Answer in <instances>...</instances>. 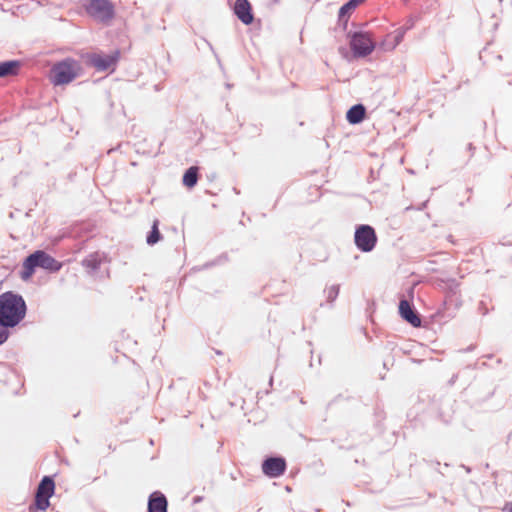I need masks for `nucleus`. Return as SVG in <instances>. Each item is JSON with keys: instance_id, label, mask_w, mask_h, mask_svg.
<instances>
[{"instance_id": "nucleus-19", "label": "nucleus", "mask_w": 512, "mask_h": 512, "mask_svg": "<svg viewBox=\"0 0 512 512\" xmlns=\"http://www.w3.org/2000/svg\"><path fill=\"white\" fill-rule=\"evenodd\" d=\"M358 7L352 0L348 1L344 4L339 10V18L344 19L348 18L350 14Z\"/></svg>"}, {"instance_id": "nucleus-4", "label": "nucleus", "mask_w": 512, "mask_h": 512, "mask_svg": "<svg viewBox=\"0 0 512 512\" xmlns=\"http://www.w3.org/2000/svg\"><path fill=\"white\" fill-rule=\"evenodd\" d=\"M54 490L53 479L49 476L43 477L38 485L34 503L29 506V512L45 511L50 506L49 499L53 496Z\"/></svg>"}, {"instance_id": "nucleus-8", "label": "nucleus", "mask_w": 512, "mask_h": 512, "mask_svg": "<svg viewBox=\"0 0 512 512\" xmlns=\"http://www.w3.org/2000/svg\"><path fill=\"white\" fill-rule=\"evenodd\" d=\"M286 467V461L281 457H270L262 463L263 473L270 478H276L283 475Z\"/></svg>"}, {"instance_id": "nucleus-2", "label": "nucleus", "mask_w": 512, "mask_h": 512, "mask_svg": "<svg viewBox=\"0 0 512 512\" xmlns=\"http://www.w3.org/2000/svg\"><path fill=\"white\" fill-rule=\"evenodd\" d=\"M37 267L51 272H57L61 269L62 263L45 251L37 250L23 261L20 273L21 279L25 281L29 280L33 276Z\"/></svg>"}, {"instance_id": "nucleus-5", "label": "nucleus", "mask_w": 512, "mask_h": 512, "mask_svg": "<svg viewBox=\"0 0 512 512\" xmlns=\"http://www.w3.org/2000/svg\"><path fill=\"white\" fill-rule=\"evenodd\" d=\"M84 7L99 22L107 23L114 18V6L109 0H86Z\"/></svg>"}, {"instance_id": "nucleus-18", "label": "nucleus", "mask_w": 512, "mask_h": 512, "mask_svg": "<svg viewBox=\"0 0 512 512\" xmlns=\"http://www.w3.org/2000/svg\"><path fill=\"white\" fill-rule=\"evenodd\" d=\"M158 226H159V221L154 220L153 225H152V230L149 233V235L147 236V240H146L149 245H154L161 239V234L159 232Z\"/></svg>"}, {"instance_id": "nucleus-22", "label": "nucleus", "mask_w": 512, "mask_h": 512, "mask_svg": "<svg viewBox=\"0 0 512 512\" xmlns=\"http://www.w3.org/2000/svg\"><path fill=\"white\" fill-rule=\"evenodd\" d=\"M508 512H512V504L510 505V507L508 508Z\"/></svg>"}, {"instance_id": "nucleus-11", "label": "nucleus", "mask_w": 512, "mask_h": 512, "mask_svg": "<svg viewBox=\"0 0 512 512\" xmlns=\"http://www.w3.org/2000/svg\"><path fill=\"white\" fill-rule=\"evenodd\" d=\"M234 13L238 19L245 25L253 22L254 17L252 14V7L248 0H236L234 6Z\"/></svg>"}, {"instance_id": "nucleus-7", "label": "nucleus", "mask_w": 512, "mask_h": 512, "mask_svg": "<svg viewBox=\"0 0 512 512\" xmlns=\"http://www.w3.org/2000/svg\"><path fill=\"white\" fill-rule=\"evenodd\" d=\"M375 48V42L369 33H355L351 39V49L355 55L367 56Z\"/></svg>"}, {"instance_id": "nucleus-21", "label": "nucleus", "mask_w": 512, "mask_h": 512, "mask_svg": "<svg viewBox=\"0 0 512 512\" xmlns=\"http://www.w3.org/2000/svg\"><path fill=\"white\" fill-rule=\"evenodd\" d=\"M357 6L362 4L365 0H352Z\"/></svg>"}, {"instance_id": "nucleus-14", "label": "nucleus", "mask_w": 512, "mask_h": 512, "mask_svg": "<svg viewBox=\"0 0 512 512\" xmlns=\"http://www.w3.org/2000/svg\"><path fill=\"white\" fill-rule=\"evenodd\" d=\"M366 110L362 104L352 106L346 114V119L350 124H358L365 118Z\"/></svg>"}, {"instance_id": "nucleus-3", "label": "nucleus", "mask_w": 512, "mask_h": 512, "mask_svg": "<svg viewBox=\"0 0 512 512\" xmlns=\"http://www.w3.org/2000/svg\"><path fill=\"white\" fill-rule=\"evenodd\" d=\"M80 71L81 66L79 62L68 58L52 66L49 73V80L55 86L66 85L72 82Z\"/></svg>"}, {"instance_id": "nucleus-6", "label": "nucleus", "mask_w": 512, "mask_h": 512, "mask_svg": "<svg viewBox=\"0 0 512 512\" xmlns=\"http://www.w3.org/2000/svg\"><path fill=\"white\" fill-rule=\"evenodd\" d=\"M354 241L362 252L372 251L377 243L375 230L369 225H360L355 231Z\"/></svg>"}, {"instance_id": "nucleus-1", "label": "nucleus", "mask_w": 512, "mask_h": 512, "mask_svg": "<svg viewBox=\"0 0 512 512\" xmlns=\"http://www.w3.org/2000/svg\"><path fill=\"white\" fill-rule=\"evenodd\" d=\"M26 305L22 297L12 293L0 295V322L15 326L25 316Z\"/></svg>"}, {"instance_id": "nucleus-20", "label": "nucleus", "mask_w": 512, "mask_h": 512, "mask_svg": "<svg viewBox=\"0 0 512 512\" xmlns=\"http://www.w3.org/2000/svg\"><path fill=\"white\" fill-rule=\"evenodd\" d=\"M6 327V325L0 322V344H2L8 337Z\"/></svg>"}, {"instance_id": "nucleus-15", "label": "nucleus", "mask_w": 512, "mask_h": 512, "mask_svg": "<svg viewBox=\"0 0 512 512\" xmlns=\"http://www.w3.org/2000/svg\"><path fill=\"white\" fill-rule=\"evenodd\" d=\"M20 69V62L16 60L0 63V77L17 75Z\"/></svg>"}, {"instance_id": "nucleus-13", "label": "nucleus", "mask_w": 512, "mask_h": 512, "mask_svg": "<svg viewBox=\"0 0 512 512\" xmlns=\"http://www.w3.org/2000/svg\"><path fill=\"white\" fill-rule=\"evenodd\" d=\"M148 512H167V500L162 493L154 492L150 495Z\"/></svg>"}, {"instance_id": "nucleus-17", "label": "nucleus", "mask_w": 512, "mask_h": 512, "mask_svg": "<svg viewBox=\"0 0 512 512\" xmlns=\"http://www.w3.org/2000/svg\"><path fill=\"white\" fill-rule=\"evenodd\" d=\"M198 167L192 166L183 175V184L187 188H193L198 181Z\"/></svg>"}, {"instance_id": "nucleus-12", "label": "nucleus", "mask_w": 512, "mask_h": 512, "mask_svg": "<svg viewBox=\"0 0 512 512\" xmlns=\"http://www.w3.org/2000/svg\"><path fill=\"white\" fill-rule=\"evenodd\" d=\"M399 313L401 317L410 323L414 327L421 325V319L417 313L413 310L410 303L407 300H401L399 303Z\"/></svg>"}, {"instance_id": "nucleus-10", "label": "nucleus", "mask_w": 512, "mask_h": 512, "mask_svg": "<svg viewBox=\"0 0 512 512\" xmlns=\"http://www.w3.org/2000/svg\"><path fill=\"white\" fill-rule=\"evenodd\" d=\"M118 60V52L114 55L93 54L89 57L90 64L98 71H106L115 66Z\"/></svg>"}, {"instance_id": "nucleus-16", "label": "nucleus", "mask_w": 512, "mask_h": 512, "mask_svg": "<svg viewBox=\"0 0 512 512\" xmlns=\"http://www.w3.org/2000/svg\"><path fill=\"white\" fill-rule=\"evenodd\" d=\"M104 256L98 252L88 255L82 262V265L90 270H96L100 267Z\"/></svg>"}, {"instance_id": "nucleus-9", "label": "nucleus", "mask_w": 512, "mask_h": 512, "mask_svg": "<svg viewBox=\"0 0 512 512\" xmlns=\"http://www.w3.org/2000/svg\"><path fill=\"white\" fill-rule=\"evenodd\" d=\"M412 26L413 24H411L408 27H401L393 31L392 33L387 34L379 44L380 48H382L385 51L394 50L402 42L406 31L410 29Z\"/></svg>"}]
</instances>
